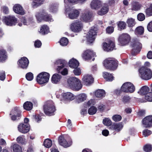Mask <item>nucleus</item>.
<instances>
[{"instance_id":"obj_32","label":"nucleus","mask_w":152,"mask_h":152,"mask_svg":"<svg viewBox=\"0 0 152 152\" xmlns=\"http://www.w3.org/2000/svg\"><path fill=\"white\" fill-rule=\"evenodd\" d=\"M61 78V75L58 74H55L53 75L51 81L53 83H57L60 81Z\"/></svg>"},{"instance_id":"obj_53","label":"nucleus","mask_w":152,"mask_h":152,"mask_svg":"<svg viewBox=\"0 0 152 152\" xmlns=\"http://www.w3.org/2000/svg\"><path fill=\"white\" fill-rule=\"evenodd\" d=\"M145 99L149 102H152V93L149 92L145 96Z\"/></svg>"},{"instance_id":"obj_14","label":"nucleus","mask_w":152,"mask_h":152,"mask_svg":"<svg viewBox=\"0 0 152 152\" xmlns=\"http://www.w3.org/2000/svg\"><path fill=\"white\" fill-rule=\"evenodd\" d=\"M143 126L149 128L152 126V115H149L143 118L142 121Z\"/></svg>"},{"instance_id":"obj_56","label":"nucleus","mask_w":152,"mask_h":152,"mask_svg":"<svg viewBox=\"0 0 152 152\" xmlns=\"http://www.w3.org/2000/svg\"><path fill=\"white\" fill-rule=\"evenodd\" d=\"M137 18L139 20L142 21L145 19V16L142 13H140L137 15Z\"/></svg>"},{"instance_id":"obj_25","label":"nucleus","mask_w":152,"mask_h":152,"mask_svg":"<svg viewBox=\"0 0 152 152\" xmlns=\"http://www.w3.org/2000/svg\"><path fill=\"white\" fill-rule=\"evenodd\" d=\"M58 141L60 145L65 148H67L70 146L71 143H68L64 137L60 136L59 138Z\"/></svg>"},{"instance_id":"obj_54","label":"nucleus","mask_w":152,"mask_h":152,"mask_svg":"<svg viewBox=\"0 0 152 152\" xmlns=\"http://www.w3.org/2000/svg\"><path fill=\"white\" fill-rule=\"evenodd\" d=\"M112 119L115 121L118 122L121 120L122 117L119 115H116L112 117Z\"/></svg>"},{"instance_id":"obj_51","label":"nucleus","mask_w":152,"mask_h":152,"mask_svg":"<svg viewBox=\"0 0 152 152\" xmlns=\"http://www.w3.org/2000/svg\"><path fill=\"white\" fill-rule=\"evenodd\" d=\"M152 149V145L150 144H146L144 147L145 151L146 152H151Z\"/></svg>"},{"instance_id":"obj_15","label":"nucleus","mask_w":152,"mask_h":152,"mask_svg":"<svg viewBox=\"0 0 152 152\" xmlns=\"http://www.w3.org/2000/svg\"><path fill=\"white\" fill-rule=\"evenodd\" d=\"M28 64V60L26 57L22 58L18 61V63L19 67L23 69L27 68Z\"/></svg>"},{"instance_id":"obj_1","label":"nucleus","mask_w":152,"mask_h":152,"mask_svg":"<svg viewBox=\"0 0 152 152\" xmlns=\"http://www.w3.org/2000/svg\"><path fill=\"white\" fill-rule=\"evenodd\" d=\"M67 82L68 86L72 90L78 91L82 88V84L81 81L75 77L69 78Z\"/></svg>"},{"instance_id":"obj_5","label":"nucleus","mask_w":152,"mask_h":152,"mask_svg":"<svg viewBox=\"0 0 152 152\" xmlns=\"http://www.w3.org/2000/svg\"><path fill=\"white\" fill-rule=\"evenodd\" d=\"M44 110L46 115L49 116L53 115L56 110L53 102L52 101L47 102L44 106Z\"/></svg>"},{"instance_id":"obj_34","label":"nucleus","mask_w":152,"mask_h":152,"mask_svg":"<svg viewBox=\"0 0 152 152\" xmlns=\"http://www.w3.org/2000/svg\"><path fill=\"white\" fill-rule=\"evenodd\" d=\"M103 77L107 81H110L113 79V77L112 75L107 72L103 73Z\"/></svg>"},{"instance_id":"obj_21","label":"nucleus","mask_w":152,"mask_h":152,"mask_svg":"<svg viewBox=\"0 0 152 152\" xmlns=\"http://www.w3.org/2000/svg\"><path fill=\"white\" fill-rule=\"evenodd\" d=\"M82 80L84 83L86 85L91 84L94 81V78L92 76L89 75H86L84 76Z\"/></svg>"},{"instance_id":"obj_12","label":"nucleus","mask_w":152,"mask_h":152,"mask_svg":"<svg viewBox=\"0 0 152 152\" xmlns=\"http://www.w3.org/2000/svg\"><path fill=\"white\" fill-rule=\"evenodd\" d=\"M103 49L106 51L113 50L115 49L114 43L113 41L110 40L108 43H104L103 44Z\"/></svg>"},{"instance_id":"obj_17","label":"nucleus","mask_w":152,"mask_h":152,"mask_svg":"<svg viewBox=\"0 0 152 152\" xmlns=\"http://www.w3.org/2000/svg\"><path fill=\"white\" fill-rule=\"evenodd\" d=\"M19 131L23 133H26L28 132L30 129L29 125L26 123L21 124L18 126Z\"/></svg>"},{"instance_id":"obj_31","label":"nucleus","mask_w":152,"mask_h":152,"mask_svg":"<svg viewBox=\"0 0 152 152\" xmlns=\"http://www.w3.org/2000/svg\"><path fill=\"white\" fill-rule=\"evenodd\" d=\"M16 115L18 117H21V112L18 107H15L10 112V115Z\"/></svg>"},{"instance_id":"obj_2","label":"nucleus","mask_w":152,"mask_h":152,"mask_svg":"<svg viewBox=\"0 0 152 152\" xmlns=\"http://www.w3.org/2000/svg\"><path fill=\"white\" fill-rule=\"evenodd\" d=\"M139 75L142 79L147 80L152 77V72L146 67L143 66L139 69Z\"/></svg>"},{"instance_id":"obj_22","label":"nucleus","mask_w":152,"mask_h":152,"mask_svg":"<svg viewBox=\"0 0 152 152\" xmlns=\"http://www.w3.org/2000/svg\"><path fill=\"white\" fill-rule=\"evenodd\" d=\"M101 2L99 0H93L91 3V6L92 9L98 10L102 5Z\"/></svg>"},{"instance_id":"obj_50","label":"nucleus","mask_w":152,"mask_h":152,"mask_svg":"<svg viewBox=\"0 0 152 152\" xmlns=\"http://www.w3.org/2000/svg\"><path fill=\"white\" fill-rule=\"evenodd\" d=\"M118 26L120 29H124L126 28V24L123 21H119L118 24Z\"/></svg>"},{"instance_id":"obj_61","label":"nucleus","mask_w":152,"mask_h":152,"mask_svg":"<svg viewBox=\"0 0 152 152\" xmlns=\"http://www.w3.org/2000/svg\"><path fill=\"white\" fill-rule=\"evenodd\" d=\"M42 45V43L40 41L37 40L35 41L34 43V46L36 48H39L41 47Z\"/></svg>"},{"instance_id":"obj_19","label":"nucleus","mask_w":152,"mask_h":152,"mask_svg":"<svg viewBox=\"0 0 152 152\" xmlns=\"http://www.w3.org/2000/svg\"><path fill=\"white\" fill-rule=\"evenodd\" d=\"M92 17L91 12L88 10L85 11L82 14L81 19L85 21H89Z\"/></svg>"},{"instance_id":"obj_20","label":"nucleus","mask_w":152,"mask_h":152,"mask_svg":"<svg viewBox=\"0 0 152 152\" xmlns=\"http://www.w3.org/2000/svg\"><path fill=\"white\" fill-rule=\"evenodd\" d=\"M14 11L16 13L21 15L25 14V12L22 7L19 4H15L13 7Z\"/></svg>"},{"instance_id":"obj_62","label":"nucleus","mask_w":152,"mask_h":152,"mask_svg":"<svg viewBox=\"0 0 152 152\" xmlns=\"http://www.w3.org/2000/svg\"><path fill=\"white\" fill-rule=\"evenodd\" d=\"M105 106L103 104H100L98 107V110L100 111H103L105 109Z\"/></svg>"},{"instance_id":"obj_23","label":"nucleus","mask_w":152,"mask_h":152,"mask_svg":"<svg viewBox=\"0 0 152 152\" xmlns=\"http://www.w3.org/2000/svg\"><path fill=\"white\" fill-rule=\"evenodd\" d=\"M55 64L58 65L57 70L58 72H60V70L65 66L66 64V62L64 60L58 59L56 61Z\"/></svg>"},{"instance_id":"obj_9","label":"nucleus","mask_w":152,"mask_h":152,"mask_svg":"<svg viewBox=\"0 0 152 152\" xmlns=\"http://www.w3.org/2000/svg\"><path fill=\"white\" fill-rule=\"evenodd\" d=\"M96 30L95 28H92L89 31L87 35V41L90 43H92L95 39V37L96 35Z\"/></svg>"},{"instance_id":"obj_8","label":"nucleus","mask_w":152,"mask_h":152,"mask_svg":"<svg viewBox=\"0 0 152 152\" xmlns=\"http://www.w3.org/2000/svg\"><path fill=\"white\" fill-rule=\"evenodd\" d=\"M135 89L134 85L130 82L124 83L121 88V90L124 92L133 93Z\"/></svg>"},{"instance_id":"obj_48","label":"nucleus","mask_w":152,"mask_h":152,"mask_svg":"<svg viewBox=\"0 0 152 152\" xmlns=\"http://www.w3.org/2000/svg\"><path fill=\"white\" fill-rule=\"evenodd\" d=\"M103 123L105 126H110L111 125L112 122L109 118H105L103 120Z\"/></svg>"},{"instance_id":"obj_64","label":"nucleus","mask_w":152,"mask_h":152,"mask_svg":"<svg viewBox=\"0 0 152 152\" xmlns=\"http://www.w3.org/2000/svg\"><path fill=\"white\" fill-rule=\"evenodd\" d=\"M147 28L149 31H152V21L150 22L148 24Z\"/></svg>"},{"instance_id":"obj_30","label":"nucleus","mask_w":152,"mask_h":152,"mask_svg":"<svg viewBox=\"0 0 152 152\" xmlns=\"http://www.w3.org/2000/svg\"><path fill=\"white\" fill-rule=\"evenodd\" d=\"M62 96L64 99L70 100H73L75 98L73 94L70 92L63 94Z\"/></svg>"},{"instance_id":"obj_6","label":"nucleus","mask_w":152,"mask_h":152,"mask_svg":"<svg viewBox=\"0 0 152 152\" xmlns=\"http://www.w3.org/2000/svg\"><path fill=\"white\" fill-rule=\"evenodd\" d=\"M104 64L106 69L112 70L115 69L118 66L117 61L112 58H108L105 60Z\"/></svg>"},{"instance_id":"obj_60","label":"nucleus","mask_w":152,"mask_h":152,"mask_svg":"<svg viewBox=\"0 0 152 152\" xmlns=\"http://www.w3.org/2000/svg\"><path fill=\"white\" fill-rule=\"evenodd\" d=\"M106 31L108 34H111L114 31V28L112 26H108L106 28Z\"/></svg>"},{"instance_id":"obj_10","label":"nucleus","mask_w":152,"mask_h":152,"mask_svg":"<svg viewBox=\"0 0 152 152\" xmlns=\"http://www.w3.org/2000/svg\"><path fill=\"white\" fill-rule=\"evenodd\" d=\"M83 25L80 21L74 22L70 25V28L71 30L75 32H78L81 30Z\"/></svg>"},{"instance_id":"obj_18","label":"nucleus","mask_w":152,"mask_h":152,"mask_svg":"<svg viewBox=\"0 0 152 152\" xmlns=\"http://www.w3.org/2000/svg\"><path fill=\"white\" fill-rule=\"evenodd\" d=\"M80 11L76 9H74L71 10L68 14V17L71 19L77 18L80 14Z\"/></svg>"},{"instance_id":"obj_13","label":"nucleus","mask_w":152,"mask_h":152,"mask_svg":"<svg viewBox=\"0 0 152 152\" xmlns=\"http://www.w3.org/2000/svg\"><path fill=\"white\" fill-rule=\"evenodd\" d=\"M4 22L7 25L11 26L15 25L17 22V19L15 17L10 16L5 17Z\"/></svg>"},{"instance_id":"obj_41","label":"nucleus","mask_w":152,"mask_h":152,"mask_svg":"<svg viewBox=\"0 0 152 152\" xmlns=\"http://www.w3.org/2000/svg\"><path fill=\"white\" fill-rule=\"evenodd\" d=\"M126 22L128 26L129 27L133 26L136 23L134 19L132 18H128Z\"/></svg>"},{"instance_id":"obj_11","label":"nucleus","mask_w":152,"mask_h":152,"mask_svg":"<svg viewBox=\"0 0 152 152\" xmlns=\"http://www.w3.org/2000/svg\"><path fill=\"white\" fill-rule=\"evenodd\" d=\"M130 40V37L127 34H123L119 37L118 40L122 45H126L129 42Z\"/></svg>"},{"instance_id":"obj_36","label":"nucleus","mask_w":152,"mask_h":152,"mask_svg":"<svg viewBox=\"0 0 152 152\" xmlns=\"http://www.w3.org/2000/svg\"><path fill=\"white\" fill-rule=\"evenodd\" d=\"M13 152H22L21 147L18 144H15L11 146Z\"/></svg>"},{"instance_id":"obj_38","label":"nucleus","mask_w":152,"mask_h":152,"mask_svg":"<svg viewBox=\"0 0 152 152\" xmlns=\"http://www.w3.org/2000/svg\"><path fill=\"white\" fill-rule=\"evenodd\" d=\"M23 107L25 110H30L33 107V104L30 102H27L24 104Z\"/></svg>"},{"instance_id":"obj_7","label":"nucleus","mask_w":152,"mask_h":152,"mask_svg":"<svg viewBox=\"0 0 152 152\" xmlns=\"http://www.w3.org/2000/svg\"><path fill=\"white\" fill-rule=\"evenodd\" d=\"M50 75L48 73L42 72L39 74L37 77V81L40 84L47 83L49 79Z\"/></svg>"},{"instance_id":"obj_16","label":"nucleus","mask_w":152,"mask_h":152,"mask_svg":"<svg viewBox=\"0 0 152 152\" xmlns=\"http://www.w3.org/2000/svg\"><path fill=\"white\" fill-rule=\"evenodd\" d=\"M95 54L92 50L88 49L84 51L82 54V58L86 60L91 59L94 56Z\"/></svg>"},{"instance_id":"obj_42","label":"nucleus","mask_w":152,"mask_h":152,"mask_svg":"<svg viewBox=\"0 0 152 152\" xmlns=\"http://www.w3.org/2000/svg\"><path fill=\"white\" fill-rule=\"evenodd\" d=\"M58 5L57 4H53L50 5V10L51 12H55L58 10Z\"/></svg>"},{"instance_id":"obj_27","label":"nucleus","mask_w":152,"mask_h":152,"mask_svg":"<svg viewBox=\"0 0 152 152\" xmlns=\"http://www.w3.org/2000/svg\"><path fill=\"white\" fill-rule=\"evenodd\" d=\"M109 7L107 4H105L102 8L98 11L97 14L100 15H102L106 14L108 11Z\"/></svg>"},{"instance_id":"obj_4","label":"nucleus","mask_w":152,"mask_h":152,"mask_svg":"<svg viewBox=\"0 0 152 152\" xmlns=\"http://www.w3.org/2000/svg\"><path fill=\"white\" fill-rule=\"evenodd\" d=\"M131 46L132 48V54L134 56L139 53L142 47V44L137 39H134L132 40Z\"/></svg>"},{"instance_id":"obj_47","label":"nucleus","mask_w":152,"mask_h":152,"mask_svg":"<svg viewBox=\"0 0 152 152\" xmlns=\"http://www.w3.org/2000/svg\"><path fill=\"white\" fill-rule=\"evenodd\" d=\"M97 109L94 106H92L90 107L88 110V113L90 115H94L96 112Z\"/></svg>"},{"instance_id":"obj_49","label":"nucleus","mask_w":152,"mask_h":152,"mask_svg":"<svg viewBox=\"0 0 152 152\" xmlns=\"http://www.w3.org/2000/svg\"><path fill=\"white\" fill-rule=\"evenodd\" d=\"M68 39L65 37H63L61 39L60 41V44L62 46H66L68 43Z\"/></svg>"},{"instance_id":"obj_40","label":"nucleus","mask_w":152,"mask_h":152,"mask_svg":"<svg viewBox=\"0 0 152 152\" xmlns=\"http://www.w3.org/2000/svg\"><path fill=\"white\" fill-rule=\"evenodd\" d=\"M86 96L84 94H81L77 96L76 99L79 102H83L86 100Z\"/></svg>"},{"instance_id":"obj_39","label":"nucleus","mask_w":152,"mask_h":152,"mask_svg":"<svg viewBox=\"0 0 152 152\" xmlns=\"http://www.w3.org/2000/svg\"><path fill=\"white\" fill-rule=\"evenodd\" d=\"M144 32V28L142 26L137 27L135 29L134 33L137 35H142Z\"/></svg>"},{"instance_id":"obj_37","label":"nucleus","mask_w":152,"mask_h":152,"mask_svg":"<svg viewBox=\"0 0 152 152\" xmlns=\"http://www.w3.org/2000/svg\"><path fill=\"white\" fill-rule=\"evenodd\" d=\"M49 32V28L47 25H43L41 28L40 33L44 35Z\"/></svg>"},{"instance_id":"obj_29","label":"nucleus","mask_w":152,"mask_h":152,"mask_svg":"<svg viewBox=\"0 0 152 152\" xmlns=\"http://www.w3.org/2000/svg\"><path fill=\"white\" fill-rule=\"evenodd\" d=\"M69 64L70 67L75 69L77 68L79 65V63L75 59H72L70 60Z\"/></svg>"},{"instance_id":"obj_3","label":"nucleus","mask_w":152,"mask_h":152,"mask_svg":"<svg viewBox=\"0 0 152 152\" xmlns=\"http://www.w3.org/2000/svg\"><path fill=\"white\" fill-rule=\"evenodd\" d=\"M35 16L39 23L42 20V19L46 21H53L50 15L47 14L44 10L37 12Z\"/></svg>"},{"instance_id":"obj_35","label":"nucleus","mask_w":152,"mask_h":152,"mask_svg":"<svg viewBox=\"0 0 152 152\" xmlns=\"http://www.w3.org/2000/svg\"><path fill=\"white\" fill-rule=\"evenodd\" d=\"M7 58L6 52L3 50H0V62L4 61Z\"/></svg>"},{"instance_id":"obj_44","label":"nucleus","mask_w":152,"mask_h":152,"mask_svg":"<svg viewBox=\"0 0 152 152\" xmlns=\"http://www.w3.org/2000/svg\"><path fill=\"white\" fill-rule=\"evenodd\" d=\"M67 1L70 4H74L79 3L83 4L86 1V0H67Z\"/></svg>"},{"instance_id":"obj_26","label":"nucleus","mask_w":152,"mask_h":152,"mask_svg":"<svg viewBox=\"0 0 152 152\" xmlns=\"http://www.w3.org/2000/svg\"><path fill=\"white\" fill-rule=\"evenodd\" d=\"M141 5L138 2L133 1L131 3V10L133 11H137L140 10Z\"/></svg>"},{"instance_id":"obj_28","label":"nucleus","mask_w":152,"mask_h":152,"mask_svg":"<svg viewBox=\"0 0 152 152\" xmlns=\"http://www.w3.org/2000/svg\"><path fill=\"white\" fill-rule=\"evenodd\" d=\"M149 88L146 86H144L142 87L138 91V93L140 95H146L149 93Z\"/></svg>"},{"instance_id":"obj_52","label":"nucleus","mask_w":152,"mask_h":152,"mask_svg":"<svg viewBox=\"0 0 152 152\" xmlns=\"http://www.w3.org/2000/svg\"><path fill=\"white\" fill-rule=\"evenodd\" d=\"M131 98L130 96H125L123 97L122 100L123 103H126L129 102Z\"/></svg>"},{"instance_id":"obj_33","label":"nucleus","mask_w":152,"mask_h":152,"mask_svg":"<svg viewBox=\"0 0 152 152\" xmlns=\"http://www.w3.org/2000/svg\"><path fill=\"white\" fill-rule=\"evenodd\" d=\"M95 94L98 98L104 97L105 94V91L103 89H98L95 91Z\"/></svg>"},{"instance_id":"obj_59","label":"nucleus","mask_w":152,"mask_h":152,"mask_svg":"<svg viewBox=\"0 0 152 152\" xmlns=\"http://www.w3.org/2000/svg\"><path fill=\"white\" fill-rule=\"evenodd\" d=\"M73 72L74 74L76 75H79L81 73V70L79 68H75Z\"/></svg>"},{"instance_id":"obj_24","label":"nucleus","mask_w":152,"mask_h":152,"mask_svg":"<svg viewBox=\"0 0 152 152\" xmlns=\"http://www.w3.org/2000/svg\"><path fill=\"white\" fill-rule=\"evenodd\" d=\"M123 127V125L122 123H119L117 124H113L110 126V128L111 129L118 132Z\"/></svg>"},{"instance_id":"obj_43","label":"nucleus","mask_w":152,"mask_h":152,"mask_svg":"<svg viewBox=\"0 0 152 152\" xmlns=\"http://www.w3.org/2000/svg\"><path fill=\"white\" fill-rule=\"evenodd\" d=\"M44 0H33L32 5L34 7H37L42 4Z\"/></svg>"},{"instance_id":"obj_45","label":"nucleus","mask_w":152,"mask_h":152,"mask_svg":"<svg viewBox=\"0 0 152 152\" xmlns=\"http://www.w3.org/2000/svg\"><path fill=\"white\" fill-rule=\"evenodd\" d=\"M16 141L18 143L22 145L25 144L26 143V139L21 136L18 137L17 138Z\"/></svg>"},{"instance_id":"obj_55","label":"nucleus","mask_w":152,"mask_h":152,"mask_svg":"<svg viewBox=\"0 0 152 152\" xmlns=\"http://www.w3.org/2000/svg\"><path fill=\"white\" fill-rule=\"evenodd\" d=\"M26 77L28 80H31L33 78V74L31 72H28L26 75Z\"/></svg>"},{"instance_id":"obj_46","label":"nucleus","mask_w":152,"mask_h":152,"mask_svg":"<svg viewBox=\"0 0 152 152\" xmlns=\"http://www.w3.org/2000/svg\"><path fill=\"white\" fill-rule=\"evenodd\" d=\"M44 145L45 147L49 148L52 145V141L50 139H46L45 140L44 142Z\"/></svg>"},{"instance_id":"obj_58","label":"nucleus","mask_w":152,"mask_h":152,"mask_svg":"<svg viewBox=\"0 0 152 152\" xmlns=\"http://www.w3.org/2000/svg\"><path fill=\"white\" fill-rule=\"evenodd\" d=\"M145 12L147 15L151 16L152 15V7H150L146 10Z\"/></svg>"},{"instance_id":"obj_63","label":"nucleus","mask_w":152,"mask_h":152,"mask_svg":"<svg viewBox=\"0 0 152 152\" xmlns=\"http://www.w3.org/2000/svg\"><path fill=\"white\" fill-rule=\"evenodd\" d=\"M11 118L12 121H15L20 119V117H18L16 115H11Z\"/></svg>"},{"instance_id":"obj_57","label":"nucleus","mask_w":152,"mask_h":152,"mask_svg":"<svg viewBox=\"0 0 152 152\" xmlns=\"http://www.w3.org/2000/svg\"><path fill=\"white\" fill-rule=\"evenodd\" d=\"M143 134L145 137H147L151 134V131L148 129H145L142 132Z\"/></svg>"}]
</instances>
